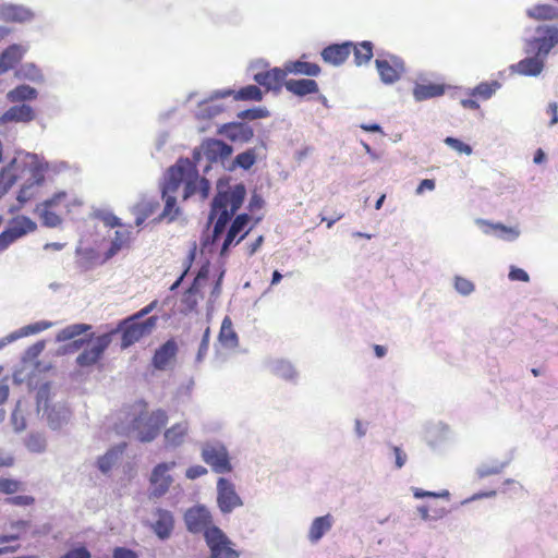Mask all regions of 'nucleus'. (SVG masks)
I'll return each instance as SVG.
<instances>
[{"label":"nucleus","instance_id":"obj_50","mask_svg":"<svg viewBox=\"0 0 558 558\" xmlns=\"http://www.w3.org/2000/svg\"><path fill=\"white\" fill-rule=\"evenodd\" d=\"M41 218V222L45 227L48 228H57L61 225L62 219L56 213L51 211L49 208H43L37 210Z\"/></svg>","mask_w":558,"mask_h":558},{"label":"nucleus","instance_id":"obj_24","mask_svg":"<svg viewBox=\"0 0 558 558\" xmlns=\"http://www.w3.org/2000/svg\"><path fill=\"white\" fill-rule=\"evenodd\" d=\"M50 429L59 430L66 425L71 417V411L61 403H54L43 410Z\"/></svg>","mask_w":558,"mask_h":558},{"label":"nucleus","instance_id":"obj_60","mask_svg":"<svg viewBox=\"0 0 558 558\" xmlns=\"http://www.w3.org/2000/svg\"><path fill=\"white\" fill-rule=\"evenodd\" d=\"M66 197V193L64 191H60L54 193L50 198L44 201L41 204H39L36 208V210H39V208H52L60 204L64 198Z\"/></svg>","mask_w":558,"mask_h":558},{"label":"nucleus","instance_id":"obj_20","mask_svg":"<svg viewBox=\"0 0 558 558\" xmlns=\"http://www.w3.org/2000/svg\"><path fill=\"white\" fill-rule=\"evenodd\" d=\"M36 113L32 106L27 104H17L10 107L0 116V125L7 123H29L35 120Z\"/></svg>","mask_w":558,"mask_h":558},{"label":"nucleus","instance_id":"obj_28","mask_svg":"<svg viewBox=\"0 0 558 558\" xmlns=\"http://www.w3.org/2000/svg\"><path fill=\"white\" fill-rule=\"evenodd\" d=\"M216 96L221 98L233 96L234 100L244 101H260L263 99V93L256 85H247L236 92L232 89H226L217 93Z\"/></svg>","mask_w":558,"mask_h":558},{"label":"nucleus","instance_id":"obj_31","mask_svg":"<svg viewBox=\"0 0 558 558\" xmlns=\"http://www.w3.org/2000/svg\"><path fill=\"white\" fill-rule=\"evenodd\" d=\"M305 56H302L300 60L286 62V69L289 73L300 74L306 76H318L322 72L320 66L317 63L308 62L303 60Z\"/></svg>","mask_w":558,"mask_h":558},{"label":"nucleus","instance_id":"obj_39","mask_svg":"<svg viewBox=\"0 0 558 558\" xmlns=\"http://www.w3.org/2000/svg\"><path fill=\"white\" fill-rule=\"evenodd\" d=\"M92 328H93L92 325L85 324V323H76V324L69 325V326L64 327L63 329H61L57 333L56 341L57 342H65V341L75 339L78 336H82V335L85 336V335L89 333L88 331Z\"/></svg>","mask_w":558,"mask_h":558},{"label":"nucleus","instance_id":"obj_4","mask_svg":"<svg viewBox=\"0 0 558 558\" xmlns=\"http://www.w3.org/2000/svg\"><path fill=\"white\" fill-rule=\"evenodd\" d=\"M36 229V222L27 216L12 218L0 233V252L5 251L12 243Z\"/></svg>","mask_w":558,"mask_h":558},{"label":"nucleus","instance_id":"obj_41","mask_svg":"<svg viewBox=\"0 0 558 558\" xmlns=\"http://www.w3.org/2000/svg\"><path fill=\"white\" fill-rule=\"evenodd\" d=\"M527 15L537 21L558 19V8L551 4H537L527 10Z\"/></svg>","mask_w":558,"mask_h":558},{"label":"nucleus","instance_id":"obj_56","mask_svg":"<svg viewBox=\"0 0 558 558\" xmlns=\"http://www.w3.org/2000/svg\"><path fill=\"white\" fill-rule=\"evenodd\" d=\"M20 488V482L12 478L0 477V492L7 495L14 494Z\"/></svg>","mask_w":558,"mask_h":558},{"label":"nucleus","instance_id":"obj_25","mask_svg":"<svg viewBox=\"0 0 558 558\" xmlns=\"http://www.w3.org/2000/svg\"><path fill=\"white\" fill-rule=\"evenodd\" d=\"M27 52V47L20 44H12L0 52V75L13 69Z\"/></svg>","mask_w":558,"mask_h":558},{"label":"nucleus","instance_id":"obj_43","mask_svg":"<svg viewBox=\"0 0 558 558\" xmlns=\"http://www.w3.org/2000/svg\"><path fill=\"white\" fill-rule=\"evenodd\" d=\"M500 87L501 84L498 81L482 82L470 92V96L477 98L478 100H487Z\"/></svg>","mask_w":558,"mask_h":558},{"label":"nucleus","instance_id":"obj_63","mask_svg":"<svg viewBox=\"0 0 558 558\" xmlns=\"http://www.w3.org/2000/svg\"><path fill=\"white\" fill-rule=\"evenodd\" d=\"M7 504L19 506V507H25L34 504L35 499L32 496L27 495H19V496H12L8 497L5 499Z\"/></svg>","mask_w":558,"mask_h":558},{"label":"nucleus","instance_id":"obj_30","mask_svg":"<svg viewBox=\"0 0 558 558\" xmlns=\"http://www.w3.org/2000/svg\"><path fill=\"white\" fill-rule=\"evenodd\" d=\"M284 87L288 92L299 97L316 94L319 90L317 82L311 78L289 80L284 83Z\"/></svg>","mask_w":558,"mask_h":558},{"label":"nucleus","instance_id":"obj_49","mask_svg":"<svg viewBox=\"0 0 558 558\" xmlns=\"http://www.w3.org/2000/svg\"><path fill=\"white\" fill-rule=\"evenodd\" d=\"M417 512L420 513L423 520L428 521L442 518L446 513V509L444 507L437 508L423 505L417 507Z\"/></svg>","mask_w":558,"mask_h":558},{"label":"nucleus","instance_id":"obj_58","mask_svg":"<svg viewBox=\"0 0 558 558\" xmlns=\"http://www.w3.org/2000/svg\"><path fill=\"white\" fill-rule=\"evenodd\" d=\"M11 422L16 433H21L26 428V420L16 407L11 414Z\"/></svg>","mask_w":558,"mask_h":558},{"label":"nucleus","instance_id":"obj_18","mask_svg":"<svg viewBox=\"0 0 558 558\" xmlns=\"http://www.w3.org/2000/svg\"><path fill=\"white\" fill-rule=\"evenodd\" d=\"M168 421L167 413L163 410L151 412L146 417H142V441L155 439Z\"/></svg>","mask_w":558,"mask_h":558},{"label":"nucleus","instance_id":"obj_45","mask_svg":"<svg viewBox=\"0 0 558 558\" xmlns=\"http://www.w3.org/2000/svg\"><path fill=\"white\" fill-rule=\"evenodd\" d=\"M51 326H52L51 322L39 320V322L33 323V324H28L13 332L16 336V340H17L23 337L39 333V332L50 328Z\"/></svg>","mask_w":558,"mask_h":558},{"label":"nucleus","instance_id":"obj_59","mask_svg":"<svg viewBox=\"0 0 558 558\" xmlns=\"http://www.w3.org/2000/svg\"><path fill=\"white\" fill-rule=\"evenodd\" d=\"M502 470L501 464H495V465H481L476 469L475 474L478 478H484L490 475H495L500 473Z\"/></svg>","mask_w":558,"mask_h":558},{"label":"nucleus","instance_id":"obj_62","mask_svg":"<svg viewBox=\"0 0 558 558\" xmlns=\"http://www.w3.org/2000/svg\"><path fill=\"white\" fill-rule=\"evenodd\" d=\"M46 166L43 163L34 165L31 169V178L34 179L35 184L41 186L45 182L44 171L46 170Z\"/></svg>","mask_w":558,"mask_h":558},{"label":"nucleus","instance_id":"obj_32","mask_svg":"<svg viewBox=\"0 0 558 558\" xmlns=\"http://www.w3.org/2000/svg\"><path fill=\"white\" fill-rule=\"evenodd\" d=\"M38 90L27 84H20L7 93V99L13 104H25L37 99Z\"/></svg>","mask_w":558,"mask_h":558},{"label":"nucleus","instance_id":"obj_42","mask_svg":"<svg viewBox=\"0 0 558 558\" xmlns=\"http://www.w3.org/2000/svg\"><path fill=\"white\" fill-rule=\"evenodd\" d=\"M24 445L32 453H44L47 449V439L44 433L32 432L26 436Z\"/></svg>","mask_w":558,"mask_h":558},{"label":"nucleus","instance_id":"obj_14","mask_svg":"<svg viewBox=\"0 0 558 558\" xmlns=\"http://www.w3.org/2000/svg\"><path fill=\"white\" fill-rule=\"evenodd\" d=\"M248 222L250 216L247 214H241L235 217L222 243L220 251L221 256L227 254L229 247L232 244L240 243L246 236V234L250 232V228H247Z\"/></svg>","mask_w":558,"mask_h":558},{"label":"nucleus","instance_id":"obj_5","mask_svg":"<svg viewBox=\"0 0 558 558\" xmlns=\"http://www.w3.org/2000/svg\"><path fill=\"white\" fill-rule=\"evenodd\" d=\"M206 545L209 548V558H239L240 553L233 548L232 542L219 527L206 532Z\"/></svg>","mask_w":558,"mask_h":558},{"label":"nucleus","instance_id":"obj_16","mask_svg":"<svg viewBox=\"0 0 558 558\" xmlns=\"http://www.w3.org/2000/svg\"><path fill=\"white\" fill-rule=\"evenodd\" d=\"M179 351L178 343L174 339L167 340L154 353L151 366L158 371H167L171 368L175 362Z\"/></svg>","mask_w":558,"mask_h":558},{"label":"nucleus","instance_id":"obj_8","mask_svg":"<svg viewBox=\"0 0 558 558\" xmlns=\"http://www.w3.org/2000/svg\"><path fill=\"white\" fill-rule=\"evenodd\" d=\"M184 522L189 532L198 534L203 533L206 539V532L217 527L213 524V517L205 506H194L189 508L184 513Z\"/></svg>","mask_w":558,"mask_h":558},{"label":"nucleus","instance_id":"obj_53","mask_svg":"<svg viewBox=\"0 0 558 558\" xmlns=\"http://www.w3.org/2000/svg\"><path fill=\"white\" fill-rule=\"evenodd\" d=\"M254 163H255V155L253 151L247 150V151L239 154L235 157V160L233 161V166L230 169H233L234 167H240L244 170H247Z\"/></svg>","mask_w":558,"mask_h":558},{"label":"nucleus","instance_id":"obj_17","mask_svg":"<svg viewBox=\"0 0 558 558\" xmlns=\"http://www.w3.org/2000/svg\"><path fill=\"white\" fill-rule=\"evenodd\" d=\"M35 19L34 11L24 5L15 3L0 4V21L5 23H28Z\"/></svg>","mask_w":558,"mask_h":558},{"label":"nucleus","instance_id":"obj_9","mask_svg":"<svg viewBox=\"0 0 558 558\" xmlns=\"http://www.w3.org/2000/svg\"><path fill=\"white\" fill-rule=\"evenodd\" d=\"M174 466L175 462H162L154 468L149 477V497L160 498L169 490V487L173 482L169 471Z\"/></svg>","mask_w":558,"mask_h":558},{"label":"nucleus","instance_id":"obj_6","mask_svg":"<svg viewBox=\"0 0 558 558\" xmlns=\"http://www.w3.org/2000/svg\"><path fill=\"white\" fill-rule=\"evenodd\" d=\"M375 65L380 80L385 84H392L399 81L405 70L404 61L400 57L388 52L378 53Z\"/></svg>","mask_w":558,"mask_h":558},{"label":"nucleus","instance_id":"obj_51","mask_svg":"<svg viewBox=\"0 0 558 558\" xmlns=\"http://www.w3.org/2000/svg\"><path fill=\"white\" fill-rule=\"evenodd\" d=\"M222 111H223L222 106L219 104H216L213 99L204 101L199 106V114L203 118L210 119V118L216 117L217 114H219Z\"/></svg>","mask_w":558,"mask_h":558},{"label":"nucleus","instance_id":"obj_40","mask_svg":"<svg viewBox=\"0 0 558 558\" xmlns=\"http://www.w3.org/2000/svg\"><path fill=\"white\" fill-rule=\"evenodd\" d=\"M162 211L160 209V204L157 201L148 199L142 203V225L145 220H150L151 222H168L167 219L159 218V214Z\"/></svg>","mask_w":558,"mask_h":558},{"label":"nucleus","instance_id":"obj_34","mask_svg":"<svg viewBox=\"0 0 558 558\" xmlns=\"http://www.w3.org/2000/svg\"><path fill=\"white\" fill-rule=\"evenodd\" d=\"M333 519L331 514H326L314 519L308 530V539L317 543L332 526Z\"/></svg>","mask_w":558,"mask_h":558},{"label":"nucleus","instance_id":"obj_57","mask_svg":"<svg viewBox=\"0 0 558 558\" xmlns=\"http://www.w3.org/2000/svg\"><path fill=\"white\" fill-rule=\"evenodd\" d=\"M59 558H92L90 551L84 546H77L69 549Z\"/></svg>","mask_w":558,"mask_h":558},{"label":"nucleus","instance_id":"obj_44","mask_svg":"<svg viewBox=\"0 0 558 558\" xmlns=\"http://www.w3.org/2000/svg\"><path fill=\"white\" fill-rule=\"evenodd\" d=\"M15 163L14 159L0 170V197L7 194L17 180L16 175L11 173Z\"/></svg>","mask_w":558,"mask_h":558},{"label":"nucleus","instance_id":"obj_33","mask_svg":"<svg viewBox=\"0 0 558 558\" xmlns=\"http://www.w3.org/2000/svg\"><path fill=\"white\" fill-rule=\"evenodd\" d=\"M513 68L515 72L521 75L536 76L543 71L544 58L535 53V57L525 58L519 61Z\"/></svg>","mask_w":558,"mask_h":558},{"label":"nucleus","instance_id":"obj_54","mask_svg":"<svg viewBox=\"0 0 558 558\" xmlns=\"http://www.w3.org/2000/svg\"><path fill=\"white\" fill-rule=\"evenodd\" d=\"M449 147L458 151L459 154L471 155L472 147L469 144L463 143L462 141L448 136L444 141Z\"/></svg>","mask_w":558,"mask_h":558},{"label":"nucleus","instance_id":"obj_10","mask_svg":"<svg viewBox=\"0 0 558 558\" xmlns=\"http://www.w3.org/2000/svg\"><path fill=\"white\" fill-rule=\"evenodd\" d=\"M107 333H111V338L117 333H121V349H128L140 341V311L121 319L117 327Z\"/></svg>","mask_w":558,"mask_h":558},{"label":"nucleus","instance_id":"obj_64","mask_svg":"<svg viewBox=\"0 0 558 558\" xmlns=\"http://www.w3.org/2000/svg\"><path fill=\"white\" fill-rule=\"evenodd\" d=\"M112 558H137L136 551L126 547H114Z\"/></svg>","mask_w":558,"mask_h":558},{"label":"nucleus","instance_id":"obj_38","mask_svg":"<svg viewBox=\"0 0 558 558\" xmlns=\"http://www.w3.org/2000/svg\"><path fill=\"white\" fill-rule=\"evenodd\" d=\"M189 433V425L186 422H180L172 425L165 432V440L169 446L179 447L184 442Z\"/></svg>","mask_w":558,"mask_h":558},{"label":"nucleus","instance_id":"obj_26","mask_svg":"<svg viewBox=\"0 0 558 558\" xmlns=\"http://www.w3.org/2000/svg\"><path fill=\"white\" fill-rule=\"evenodd\" d=\"M14 77L20 81H28L39 85L46 82L43 70L34 62L21 63L14 71Z\"/></svg>","mask_w":558,"mask_h":558},{"label":"nucleus","instance_id":"obj_47","mask_svg":"<svg viewBox=\"0 0 558 558\" xmlns=\"http://www.w3.org/2000/svg\"><path fill=\"white\" fill-rule=\"evenodd\" d=\"M50 395H51V383L50 381L43 383L38 387L37 392H36V407H37L38 412L50 407L49 405Z\"/></svg>","mask_w":558,"mask_h":558},{"label":"nucleus","instance_id":"obj_23","mask_svg":"<svg viewBox=\"0 0 558 558\" xmlns=\"http://www.w3.org/2000/svg\"><path fill=\"white\" fill-rule=\"evenodd\" d=\"M218 132L232 142L241 143H246L254 136L253 129L244 122L225 123L220 126Z\"/></svg>","mask_w":558,"mask_h":558},{"label":"nucleus","instance_id":"obj_46","mask_svg":"<svg viewBox=\"0 0 558 558\" xmlns=\"http://www.w3.org/2000/svg\"><path fill=\"white\" fill-rule=\"evenodd\" d=\"M94 338H95V333L89 332L82 338L72 339L69 343L64 344L61 348V351L63 354H71V353L77 352L81 349L89 345L92 343V341L94 340Z\"/></svg>","mask_w":558,"mask_h":558},{"label":"nucleus","instance_id":"obj_2","mask_svg":"<svg viewBox=\"0 0 558 558\" xmlns=\"http://www.w3.org/2000/svg\"><path fill=\"white\" fill-rule=\"evenodd\" d=\"M246 195L243 184L230 186L229 180H219L217 183V194L211 202L209 221H215L211 242L215 243L223 233L227 223L242 206Z\"/></svg>","mask_w":558,"mask_h":558},{"label":"nucleus","instance_id":"obj_48","mask_svg":"<svg viewBox=\"0 0 558 558\" xmlns=\"http://www.w3.org/2000/svg\"><path fill=\"white\" fill-rule=\"evenodd\" d=\"M94 217L104 222L106 227L116 228L122 226L121 219L112 211L99 208L94 210Z\"/></svg>","mask_w":558,"mask_h":558},{"label":"nucleus","instance_id":"obj_11","mask_svg":"<svg viewBox=\"0 0 558 558\" xmlns=\"http://www.w3.org/2000/svg\"><path fill=\"white\" fill-rule=\"evenodd\" d=\"M217 504L223 513H229L243 504L234 484L225 477L217 481Z\"/></svg>","mask_w":558,"mask_h":558},{"label":"nucleus","instance_id":"obj_7","mask_svg":"<svg viewBox=\"0 0 558 558\" xmlns=\"http://www.w3.org/2000/svg\"><path fill=\"white\" fill-rule=\"evenodd\" d=\"M111 343V333H102L95 337L89 345H87L76 357L75 363L80 367L94 366L100 362L106 350Z\"/></svg>","mask_w":558,"mask_h":558},{"label":"nucleus","instance_id":"obj_36","mask_svg":"<svg viewBox=\"0 0 558 558\" xmlns=\"http://www.w3.org/2000/svg\"><path fill=\"white\" fill-rule=\"evenodd\" d=\"M45 347H46L45 340H39V341L35 342L34 344H32L31 347H28L22 355V363L27 364V363L35 362V368L38 372H46V371L50 369L51 368L50 364L41 367L40 362L37 361V357L45 350Z\"/></svg>","mask_w":558,"mask_h":558},{"label":"nucleus","instance_id":"obj_3","mask_svg":"<svg viewBox=\"0 0 558 558\" xmlns=\"http://www.w3.org/2000/svg\"><path fill=\"white\" fill-rule=\"evenodd\" d=\"M201 456L213 472L218 474L231 473L233 470L229 452L220 442H207L202 447Z\"/></svg>","mask_w":558,"mask_h":558},{"label":"nucleus","instance_id":"obj_21","mask_svg":"<svg viewBox=\"0 0 558 558\" xmlns=\"http://www.w3.org/2000/svg\"><path fill=\"white\" fill-rule=\"evenodd\" d=\"M233 149L230 145L216 138H209L203 144V153L209 162L223 163L228 159Z\"/></svg>","mask_w":558,"mask_h":558},{"label":"nucleus","instance_id":"obj_61","mask_svg":"<svg viewBox=\"0 0 558 558\" xmlns=\"http://www.w3.org/2000/svg\"><path fill=\"white\" fill-rule=\"evenodd\" d=\"M268 114V112L263 108H254V109H247L241 111L238 117L242 120L248 119V120H255L264 118Z\"/></svg>","mask_w":558,"mask_h":558},{"label":"nucleus","instance_id":"obj_13","mask_svg":"<svg viewBox=\"0 0 558 558\" xmlns=\"http://www.w3.org/2000/svg\"><path fill=\"white\" fill-rule=\"evenodd\" d=\"M147 525L159 539H168L174 530L173 514L168 510L158 508L153 512Z\"/></svg>","mask_w":558,"mask_h":558},{"label":"nucleus","instance_id":"obj_52","mask_svg":"<svg viewBox=\"0 0 558 558\" xmlns=\"http://www.w3.org/2000/svg\"><path fill=\"white\" fill-rule=\"evenodd\" d=\"M36 190H31L28 186H21L16 201L19 202V206H12L10 208V213H15L20 210L28 201L33 199L35 197Z\"/></svg>","mask_w":558,"mask_h":558},{"label":"nucleus","instance_id":"obj_27","mask_svg":"<svg viewBox=\"0 0 558 558\" xmlns=\"http://www.w3.org/2000/svg\"><path fill=\"white\" fill-rule=\"evenodd\" d=\"M126 442L122 441L110 449L107 450V452L100 457H98L96 461L97 469L102 474H108L112 466L117 463L119 458L123 454L124 450L126 449Z\"/></svg>","mask_w":558,"mask_h":558},{"label":"nucleus","instance_id":"obj_12","mask_svg":"<svg viewBox=\"0 0 558 558\" xmlns=\"http://www.w3.org/2000/svg\"><path fill=\"white\" fill-rule=\"evenodd\" d=\"M537 33L539 36L529 41V51L545 59L551 48L558 44V28L554 26L538 27Z\"/></svg>","mask_w":558,"mask_h":558},{"label":"nucleus","instance_id":"obj_35","mask_svg":"<svg viewBox=\"0 0 558 558\" xmlns=\"http://www.w3.org/2000/svg\"><path fill=\"white\" fill-rule=\"evenodd\" d=\"M351 47L355 65L362 66L369 63L374 56V46L371 41L351 43Z\"/></svg>","mask_w":558,"mask_h":558},{"label":"nucleus","instance_id":"obj_1","mask_svg":"<svg viewBox=\"0 0 558 558\" xmlns=\"http://www.w3.org/2000/svg\"><path fill=\"white\" fill-rule=\"evenodd\" d=\"M184 184L183 199L198 194L202 199H206L209 195L210 183L206 178H201L193 163L187 158H180L175 165L171 166L166 173L161 195L165 201L162 211L159 218L173 222L181 214L180 207L177 205L175 194L179 187Z\"/></svg>","mask_w":558,"mask_h":558},{"label":"nucleus","instance_id":"obj_19","mask_svg":"<svg viewBox=\"0 0 558 558\" xmlns=\"http://www.w3.org/2000/svg\"><path fill=\"white\" fill-rule=\"evenodd\" d=\"M288 71L286 65L283 69L274 68L267 71L258 72L254 75V81L267 90L279 92L284 85Z\"/></svg>","mask_w":558,"mask_h":558},{"label":"nucleus","instance_id":"obj_22","mask_svg":"<svg viewBox=\"0 0 558 558\" xmlns=\"http://www.w3.org/2000/svg\"><path fill=\"white\" fill-rule=\"evenodd\" d=\"M351 52V41H345L342 44H331L325 47L322 50L320 56L324 62L335 66H339L345 62Z\"/></svg>","mask_w":558,"mask_h":558},{"label":"nucleus","instance_id":"obj_37","mask_svg":"<svg viewBox=\"0 0 558 558\" xmlns=\"http://www.w3.org/2000/svg\"><path fill=\"white\" fill-rule=\"evenodd\" d=\"M218 340L225 348H235L239 344L238 335L229 316L222 319Z\"/></svg>","mask_w":558,"mask_h":558},{"label":"nucleus","instance_id":"obj_55","mask_svg":"<svg viewBox=\"0 0 558 558\" xmlns=\"http://www.w3.org/2000/svg\"><path fill=\"white\" fill-rule=\"evenodd\" d=\"M454 288L463 295H469L474 290V284L466 278L457 276L454 279Z\"/></svg>","mask_w":558,"mask_h":558},{"label":"nucleus","instance_id":"obj_15","mask_svg":"<svg viewBox=\"0 0 558 558\" xmlns=\"http://www.w3.org/2000/svg\"><path fill=\"white\" fill-rule=\"evenodd\" d=\"M207 277L206 271L201 270L194 278L191 287L183 293L181 298V313L187 315L196 312L199 300L203 299L202 281Z\"/></svg>","mask_w":558,"mask_h":558},{"label":"nucleus","instance_id":"obj_29","mask_svg":"<svg viewBox=\"0 0 558 558\" xmlns=\"http://www.w3.org/2000/svg\"><path fill=\"white\" fill-rule=\"evenodd\" d=\"M445 90L446 85L441 83H417L413 88V96L415 100L423 101L429 98L442 96L445 94Z\"/></svg>","mask_w":558,"mask_h":558}]
</instances>
